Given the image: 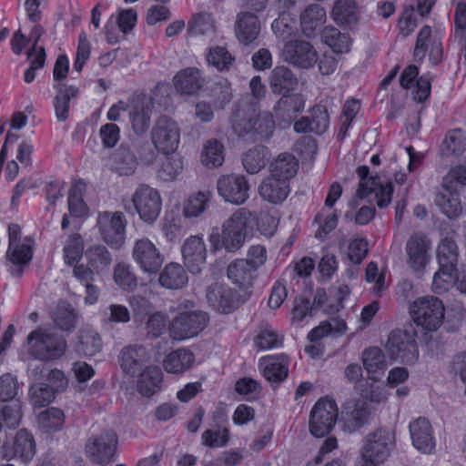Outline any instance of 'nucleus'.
Listing matches in <instances>:
<instances>
[{"label": "nucleus", "mask_w": 466, "mask_h": 466, "mask_svg": "<svg viewBox=\"0 0 466 466\" xmlns=\"http://www.w3.org/2000/svg\"><path fill=\"white\" fill-rule=\"evenodd\" d=\"M299 169L298 160L289 153L280 154L269 165V176L258 186L261 198L270 204L283 203L290 193V180Z\"/></svg>", "instance_id": "f257e3e1"}, {"label": "nucleus", "mask_w": 466, "mask_h": 466, "mask_svg": "<svg viewBox=\"0 0 466 466\" xmlns=\"http://www.w3.org/2000/svg\"><path fill=\"white\" fill-rule=\"evenodd\" d=\"M188 33L191 35H213L216 32V23L211 14L201 12L196 14L187 23Z\"/></svg>", "instance_id": "a18cd8bd"}, {"label": "nucleus", "mask_w": 466, "mask_h": 466, "mask_svg": "<svg viewBox=\"0 0 466 466\" xmlns=\"http://www.w3.org/2000/svg\"><path fill=\"white\" fill-rule=\"evenodd\" d=\"M208 321L209 317L203 310L181 312L170 323V336L176 340L193 338L208 326Z\"/></svg>", "instance_id": "9b49d317"}, {"label": "nucleus", "mask_w": 466, "mask_h": 466, "mask_svg": "<svg viewBox=\"0 0 466 466\" xmlns=\"http://www.w3.org/2000/svg\"><path fill=\"white\" fill-rule=\"evenodd\" d=\"M454 184L466 186V166L451 168L442 179V188H455Z\"/></svg>", "instance_id": "774afa93"}, {"label": "nucleus", "mask_w": 466, "mask_h": 466, "mask_svg": "<svg viewBox=\"0 0 466 466\" xmlns=\"http://www.w3.org/2000/svg\"><path fill=\"white\" fill-rule=\"evenodd\" d=\"M127 219L122 212L99 213L96 220L101 238L111 248H120L126 240Z\"/></svg>", "instance_id": "f8f14e48"}, {"label": "nucleus", "mask_w": 466, "mask_h": 466, "mask_svg": "<svg viewBox=\"0 0 466 466\" xmlns=\"http://www.w3.org/2000/svg\"><path fill=\"white\" fill-rule=\"evenodd\" d=\"M65 260L72 265L76 262L83 253V242L79 235H73L69 238L67 244L64 248Z\"/></svg>", "instance_id": "0e129e2a"}, {"label": "nucleus", "mask_w": 466, "mask_h": 466, "mask_svg": "<svg viewBox=\"0 0 466 466\" xmlns=\"http://www.w3.org/2000/svg\"><path fill=\"white\" fill-rule=\"evenodd\" d=\"M174 83L177 90L190 95L196 93L202 86L203 80L199 70L188 67L175 76Z\"/></svg>", "instance_id": "79ce46f5"}, {"label": "nucleus", "mask_w": 466, "mask_h": 466, "mask_svg": "<svg viewBox=\"0 0 466 466\" xmlns=\"http://www.w3.org/2000/svg\"><path fill=\"white\" fill-rule=\"evenodd\" d=\"M51 319L58 329L71 333L76 328L79 314L72 305L60 302L53 311Z\"/></svg>", "instance_id": "72a5a7b5"}, {"label": "nucleus", "mask_w": 466, "mask_h": 466, "mask_svg": "<svg viewBox=\"0 0 466 466\" xmlns=\"http://www.w3.org/2000/svg\"><path fill=\"white\" fill-rule=\"evenodd\" d=\"M331 15L340 25L351 27L359 22V10L354 0H337L334 3Z\"/></svg>", "instance_id": "e433bc0d"}, {"label": "nucleus", "mask_w": 466, "mask_h": 466, "mask_svg": "<svg viewBox=\"0 0 466 466\" xmlns=\"http://www.w3.org/2000/svg\"><path fill=\"white\" fill-rule=\"evenodd\" d=\"M339 410H311L309 417V431L318 438L327 435L335 425Z\"/></svg>", "instance_id": "bb28decb"}, {"label": "nucleus", "mask_w": 466, "mask_h": 466, "mask_svg": "<svg viewBox=\"0 0 466 466\" xmlns=\"http://www.w3.org/2000/svg\"><path fill=\"white\" fill-rule=\"evenodd\" d=\"M195 361L192 351L178 349L170 352L163 361L164 370L168 373L180 374L188 370Z\"/></svg>", "instance_id": "4c0bfd02"}, {"label": "nucleus", "mask_w": 466, "mask_h": 466, "mask_svg": "<svg viewBox=\"0 0 466 466\" xmlns=\"http://www.w3.org/2000/svg\"><path fill=\"white\" fill-rule=\"evenodd\" d=\"M436 193L434 203L440 211L449 218H455L461 214L462 207L455 188H442Z\"/></svg>", "instance_id": "473e14b6"}, {"label": "nucleus", "mask_w": 466, "mask_h": 466, "mask_svg": "<svg viewBox=\"0 0 466 466\" xmlns=\"http://www.w3.org/2000/svg\"><path fill=\"white\" fill-rule=\"evenodd\" d=\"M326 12L317 4L308 5L300 14V26L304 35L309 37L325 22Z\"/></svg>", "instance_id": "58836bf2"}, {"label": "nucleus", "mask_w": 466, "mask_h": 466, "mask_svg": "<svg viewBox=\"0 0 466 466\" xmlns=\"http://www.w3.org/2000/svg\"><path fill=\"white\" fill-rule=\"evenodd\" d=\"M206 298L211 308L223 314L234 311L248 299V291H234L226 284L219 282L208 288Z\"/></svg>", "instance_id": "ddd939ff"}, {"label": "nucleus", "mask_w": 466, "mask_h": 466, "mask_svg": "<svg viewBox=\"0 0 466 466\" xmlns=\"http://www.w3.org/2000/svg\"><path fill=\"white\" fill-rule=\"evenodd\" d=\"M234 133L247 141L268 139L275 129L273 116L253 106L238 107L232 116Z\"/></svg>", "instance_id": "7ed1b4c3"}, {"label": "nucleus", "mask_w": 466, "mask_h": 466, "mask_svg": "<svg viewBox=\"0 0 466 466\" xmlns=\"http://www.w3.org/2000/svg\"><path fill=\"white\" fill-rule=\"evenodd\" d=\"M253 221L254 216L250 211L244 208H238L224 221L221 228L212 229L208 238L211 248L215 251H238L246 241L248 228L251 227Z\"/></svg>", "instance_id": "f03ea898"}, {"label": "nucleus", "mask_w": 466, "mask_h": 466, "mask_svg": "<svg viewBox=\"0 0 466 466\" xmlns=\"http://www.w3.org/2000/svg\"><path fill=\"white\" fill-rule=\"evenodd\" d=\"M57 93L54 98L55 114L59 122H65L69 116V103L78 96L79 89L75 86L56 85Z\"/></svg>", "instance_id": "f704fd0d"}, {"label": "nucleus", "mask_w": 466, "mask_h": 466, "mask_svg": "<svg viewBox=\"0 0 466 466\" xmlns=\"http://www.w3.org/2000/svg\"><path fill=\"white\" fill-rule=\"evenodd\" d=\"M271 157L270 150L262 145L248 149L242 157V165L249 174H257L263 169Z\"/></svg>", "instance_id": "c9c22d12"}, {"label": "nucleus", "mask_w": 466, "mask_h": 466, "mask_svg": "<svg viewBox=\"0 0 466 466\" xmlns=\"http://www.w3.org/2000/svg\"><path fill=\"white\" fill-rule=\"evenodd\" d=\"M202 443L207 447H223L228 442V431L226 428L207 430L202 433Z\"/></svg>", "instance_id": "680f3d73"}, {"label": "nucleus", "mask_w": 466, "mask_h": 466, "mask_svg": "<svg viewBox=\"0 0 466 466\" xmlns=\"http://www.w3.org/2000/svg\"><path fill=\"white\" fill-rule=\"evenodd\" d=\"M406 264L415 273H422L431 258V241L422 232L410 235L405 245Z\"/></svg>", "instance_id": "2eb2a0df"}, {"label": "nucleus", "mask_w": 466, "mask_h": 466, "mask_svg": "<svg viewBox=\"0 0 466 466\" xmlns=\"http://www.w3.org/2000/svg\"><path fill=\"white\" fill-rule=\"evenodd\" d=\"M338 420L343 431L354 432L370 422L371 412L370 410H341Z\"/></svg>", "instance_id": "ea45409f"}, {"label": "nucleus", "mask_w": 466, "mask_h": 466, "mask_svg": "<svg viewBox=\"0 0 466 466\" xmlns=\"http://www.w3.org/2000/svg\"><path fill=\"white\" fill-rule=\"evenodd\" d=\"M30 401L34 408H45L54 399V390L47 385L35 384L30 388Z\"/></svg>", "instance_id": "bf43d9fd"}, {"label": "nucleus", "mask_w": 466, "mask_h": 466, "mask_svg": "<svg viewBox=\"0 0 466 466\" xmlns=\"http://www.w3.org/2000/svg\"><path fill=\"white\" fill-rule=\"evenodd\" d=\"M305 99L300 94H284L275 106V113L278 118H281L287 124H290L297 114L303 110Z\"/></svg>", "instance_id": "c756f323"}, {"label": "nucleus", "mask_w": 466, "mask_h": 466, "mask_svg": "<svg viewBox=\"0 0 466 466\" xmlns=\"http://www.w3.org/2000/svg\"><path fill=\"white\" fill-rule=\"evenodd\" d=\"M182 257L185 266L193 274L199 273L205 265L207 249L202 238L191 236L186 239L182 248Z\"/></svg>", "instance_id": "412c9836"}, {"label": "nucleus", "mask_w": 466, "mask_h": 466, "mask_svg": "<svg viewBox=\"0 0 466 466\" xmlns=\"http://www.w3.org/2000/svg\"><path fill=\"white\" fill-rule=\"evenodd\" d=\"M132 257L139 268L148 274H156L164 262V257L158 248L146 238L135 242Z\"/></svg>", "instance_id": "f3484780"}, {"label": "nucleus", "mask_w": 466, "mask_h": 466, "mask_svg": "<svg viewBox=\"0 0 466 466\" xmlns=\"http://www.w3.org/2000/svg\"><path fill=\"white\" fill-rule=\"evenodd\" d=\"M298 84V78L287 66H276L270 73L269 86L274 94H289L297 87Z\"/></svg>", "instance_id": "7c9ffc66"}, {"label": "nucleus", "mask_w": 466, "mask_h": 466, "mask_svg": "<svg viewBox=\"0 0 466 466\" xmlns=\"http://www.w3.org/2000/svg\"><path fill=\"white\" fill-rule=\"evenodd\" d=\"M322 40L334 53H348L350 47V40L348 35L341 34L333 26H326L321 34Z\"/></svg>", "instance_id": "49530a36"}, {"label": "nucleus", "mask_w": 466, "mask_h": 466, "mask_svg": "<svg viewBox=\"0 0 466 466\" xmlns=\"http://www.w3.org/2000/svg\"><path fill=\"white\" fill-rule=\"evenodd\" d=\"M395 441V432L392 430L379 428L368 433L356 466H379L382 464L390 457Z\"/></svg>", "instance_id": "20e7f679"}, {"label": "nucleus", "mask_w": 466, "mask_h": 466, "mask_svg": "<svg viewBox=\"0 0 466 466\" xmlns=\"http://www.w3.org/2000/svg\"><path fill=\"white\" fill-rule=\"evenodd\" d=\"M257 270L243 258L232 261L227 270L228 278L238 287L241 292L248 291V298L252 293V283L256 278Z\"/></svg>", "instance_id": "4be33fe9"}, {"label": "nucleus", "mask_w": 466, "mask_h": 466, "mask_svg": "<svg viewBox=\"0 0 466 466\" xmlns=\"http://www.w3.org/2000/svg\"><path fill=\"white\" fill-rule=\"evenodd\" d=\"M411 319L425 331L437 330L442 324L445 308L442 301L433 296L415 299L410 308Z\"/></svg>", "instance_id": "0eeeda50"}, {"label": "nucleus", "mask_w": 466, "mask_h": 466, "mask_svg": "<svg viewBox=\"0 0 466 466\" xmlns=\"http://www.w3.org/2000/svg\"><path fill=\"white\" fill-rule=\"evenodd\" d=\"M466 148L465 137L461 130L450 131L441 145V154L446 157L461 156Z\"/></svg>", "instance_id": "8fccbe9b"}, {"label": "nucleus", "mask_w": 466, "mask_h": 466, "mask_svg": "<svg viewBox=\"0 0 466 466\" xmlns=\"http://www.w3.org/2000/svg\"><path fill=\"white\" fill-rule=\"evenodd\" d=\"M138 162L130 147L123 143L112 156V169L119 176H131L135 173Z\"/></svg>", "instance_id": "2f4dec72"}, {"label": "nucleus", "mask_w": 466, "mask_h": 466, "mask_svg": "<svg viewBox=\"0 0 466 466\" xmlns=\"http://www.w3.org/2000/svg\"><path fill=\"white\" fill-rule=\"evenodd\" d=\"M103 146L106 148L114 147L120 138V129L114 123L103 125L99 130Z\"/></svg>", "instance_id": "338daca9"}, {"label": "nucleus", "mask_w": 466, "mask_h": 466, "mask_svg": "<svg viewBox=\"0 0 466 466\" xmlns=\"http://www.w3.org/2000/svg\"><path fill=\"white\" fill-rule=\"evenodd\" d=\"M208 200V195L201 192L190 197L184 208V215L187 218L198 217L205 211Z\"/></svg>", "instance_id": "e2e57ef3"}, {"label": "nucleus", "mask_w": 466, "mask_h": 466, "mask_svg": "<svg viewBox=\"0 0 466 466\" xmlns=\"http://www.w3.org/2000/svg\"><path fill=\"white\" fill-rule=\"evenodd\" d=\"M65 420L62 410H44L37 415L38 426L45 432L56 431L61 429Z\"/></svg>", "instance_id": "603ef678"}, {"label": "nucleus", "mask_w": 466, "mask_h": 466, "mask_svg": "<svg viewBox=\"0 0 466 466\" xmlns=\"http://www.w3.org/2000/svg\"><path fill=\"white\" fill-rule=\"evenodd\" d=\"M102 341L99 334L89 327L82 328L78 333V350L87 356L100 351Z\"/></svg>", "instance_id": "09e8293b"}, {"label": "nucleus", "mask_w": 466, "mask_h": 466, "mask_svg": "<svg viewBox=\"0 0 466 466\" xmlns=\"http://www.w3.org/2000/svg\"><path fill=\"white\" fill-rule=\"evenodd\" d=\"M28 352L39 360L60 359L67 349L66 339L55 332L39 328L27 336Z\"/></svg>", "instance_id": "423d86ee"}, {"label": "nucleus", "mask_w": 466, "mask_h": 466, "mask_svg": "<svg viewBox=\"0 0 466 466\" xmlns=\"http://www.w3.org/2000/svg\"><path fill=\"white\" fill-rule=\"evenodd\" d=\"M114 279L117 286L127 291H132L137 286V277L131 271L130 267L124 263H119L115 267Z\"/></svg>", "instance_id": "6e6d98bb"}, {"label": "nucleus", "mask_w": 466, "mask_h": 466, "mask_svg": "<svg viewBox=\"0 0 466 466\" xmlns=\"http://www.w3.org/2000/svg\"><path fill=\"white\" fill-rule=\"evenodd\" d=\"M9 246L6 258L15 265H26L33 258V239L25 238L21 242V228L17 224L8 226Z\"/></svg>", "instance_id": "a211bd4d"}, {"label": "nucleus", "mask_w": 466, "mask_h": 466, "mask_svg": "<svg viewBox=\"0 0 466 466\" xmlns=\"http://www.w3.org/2000/svg\"><path fill=\"white\" fill-rule=\"evenodd\" d=\"M285 60L289 64L308 69L318 61V54L314 46L304 40H290L284 46Z\"/></svg>", "instance_id": "aec40b11"}, {"label": "nucleus", "mask_w": 466, "mask_h": 466, "mask_svg": "<svg viewBox=\"0 0 466 466\" xmlns=\"http://www.w3.org/2000/svg\"><path fill=\"white\" fill-rule=\"evenodd\" d=\"M167 320L166 315L160 312L150 315L146 322L147 336L152 339L159 337L166 329Z\"/></svg>", "instance_id": "69168bd1"}, {"label": "nucleus", "mask_w": 466, "mask_h": 466, "mask_svg": "<svg viewBox=\"0 0 466 466\" xmlns=\"http://www.w3.org/2000/svg\"><path fill=\"white\" fill-rule=\"evenodd\" d=\"M207 61L218 70L224 71L232 66L234 57L225 47L215 46L209 49Z\"/></svg>", "instance_id": "4d7b16f0"}, {"label": "nucleus", "mask_w": 466, "mask_h": 466, "mask_svg": "<svg viewBox=\"0 0 466 466\" xmlns=\"http://www.w3.org/2000/svg\"><path fill=\"white\" fill-rule=\"evenodd\" d=\"M88 266L96 273L107 269L112 263V256L108 249L102 245L89 248L86 252Z\"/></svg>", "instance_id": "de8ad7c7"}, {"label": "nucleus", "mask_w": 466, "mask_h": 466, "mask_svg": "<svg viewBox=\"0 0 466 466\" xmlns=\"http://www.w3.org/2000/svg\"><path fill=\"white\" fill-rule=\"evenodd\" d=\"M131 203L139 218L147 224H153L161 210V198L158 191L141 184L134 192Z\"/></svg>", "instance_id": "4468645a"}, {"label": "nucleus", "mask_w": 466, "mask_h": 466, "mask_svg": "<svg viewBox=\"0 0 466 466\" xmlns=\"http://www.w3.org/2000/svg\"><path fill=\"white\" fill-rule=\"evenodd\" d=\"M201 162L208 168H214L223 164L225 148L223 144L216 138L208 139L203 145Z\"/></svg>", "instance_id": "c03bdc74"}, {"label": "nucleus", "mask_w": 466, "mask_h": 466, "mask_svg": "<svg viewBox=\"0 0 466 466\" xmlns=\"http://www.w3.org/2000/svg\"><path fill=\"white\" fill-rule=\"evenodd\" d=\"M361 360L369 379L373 381L380 380L387 368L383 351L378 347L366 349L362 352Z\"/></svg>", "instance_id": "c85d7f7f"}, {"label": "nucleus", "mask_w": 466, "mask_h": 466, "mask_svg": "<svg viewBox=\"0 0 466 466\" xmlns=\"http://www.w3.org/2000/svg\"><path fill=\"white\" fill-rule=\"evenodd\" d=\"M153 107L152 101L147 99L137 101L128 106L131 128L137 136H142L148 130Z\"/></svg>", "instance_id": "b1692460"}, {"label": "nucleus", "mask_w": 466, "mask_h": 466, "mask_svg": "<svg viewBox=\"0 0 466 466\" xmlns=\"http://www.w3.org/2000/svg\"><path fill=\"white\" fill-rule=\"evenodd\" d=\"M167 157L161 162L157 176L164 181L174 180L183 169V160L177 155H166Z\"/></svg>", "instance_id": "864d4df0"}, {"label": "nucleus", "mask_w": 466, "mask_h": 466, "mask_svg": "<svg viewBox=\"0 0 466 466\" xmlns=\"http://www.w3.org/2000/svg\"><path fill=\"white\" fill-rule=\"evenodd\" d=\"M289 358L285 354L263 357L259 366L265 379L272 383L283 381L289 374Z\"/></svg>", "instance_id": "a878e982"}, {"label": "nucleus", "mask_w": 466, "mask_h": 466, "mask_svg": "<svg viewBox=\"0 0 466 466\" xmlns=\"http://www.w3.org/2000/svg\"><path fill=\"white\" fill-rule=\"evenodd\" d=\"M217 188L225 201L234 205L243 204L249 197V186L244 176H222L217 182Z\"/></svg>", "instance_id": "6ab92c4d"}, {"label": "nucleus", "mask_w": 466, "mask_h": 466, "mask_svg": "<svg viewBox=\"0 0 466 466\" xmlns=\"http://www.w3.org/2000/svg\"><path fill=\"white\" fill-rule=\"evenodd\" d=\"M158 281L161 286L167 289H181L187 284V276L182 266L177 263H170L160 273Z\"/></svg>", "instance_id": "37998d69"}, {"label": "nucleus", "mask_w": 466, "mask_h": 466, "mask_svg": "<svg viewBox=\"0 0 466 466\" xmlns=\"http://www.w3.org/2000/svg\"><path fill=\"white\" fill-rule=\"evenodd\" d=\"M82 182L75 183L68 193V210L71 216L75 218H82L87 212V208L83 200Z\"/></svg>", "instance_id": "3c124183"}, {"label": "nucleus", "mask_w": 466, "mask_h": 466, "mask_svg": "<svg viewBox=\"0 0 466 466\" xmlns=\"http://www.w3.org/2000/svg\"><path fill=\"white\" fill-rule=\"evenodd\" d=\"M413 446L420 452L430 454L435 448L431 426L425 418H419L410 424Z\"/></svg>", "instance_id": "393cba45"}, {"label": "nucleus", "mask_w": 466, "mask_h": 466, "mask_svg": "<svg viewBox=\"0 0 466 466\" xmlns=\"http://www.w3.org/2000/svg\"><path fill=\"white\" fill-rule=\"evenodd\" d=\"M295 24L289 14H279V16L273 21L271 27L278 38L287 41L296 33Z\"/></svg>", "instance_id": "13d9d810"}, {"label": "nucleus", "mask_w": 466, "mask_h": 466, "mask_svg": "<svg viewBox=\"0 0 466 466\" xmlns=\"http://www.w3.org/2000/svg\"><path fill=\"white\" fill-rule=\"evenodd\" d=\"M311 130L317 135L323 134L329 127V116L323 106H316L311 110L309 117Z\"/></svg>", "instance_id": "052dcab7"}, {"label": "nucleus", "mask_w": 466, "mask_h": 466, "mask_svg": "<svg viewBox=\"0 0 466 466\" xmlns=\"http://www.w3.org/2000/svg\"><path fill=\"white\" fill-rule=\"evenodd\" d=\"M151 141L158 152L164 155L173 154L180 141L177 123L166 115L157 117L151 130Z\"/></svg>", "instance_id": "9d476101"}, {"label": "nucleus", "mask_w": 466, "mask_h": 466, "mask_svg": "<svg viewBox=\"0 0 466 466\" xmlns=\"http://www.w3.org/2000/svg\"><path fill=\"white\" fill-rule=\"evenodd\" d=\"M35 454V442L34 437L26 430L16 432L13 441L4 442L0 449V457L5 461L18 458L21 461L29 462Z\"/></svg>", "instance_id": "dca6fc26"}, {"label": "nucleus", "mask_w": 466, "mask_h": 466, "mask_svg": "<svg viewBox=\"0 0 466 466\" xmlns=\"http://www.w3.org/2000/svg\"><path fill=\"white\" fill-rule=\"evenodd\" d=\"M436 255L440 268L433 276L432 289L436 293H442L454 283L457 273L459 252L455 240L450 237L442 238Z\"/></svg>", "instance_id": "39448f33"}, {"label": "nucleus", "mask_w": 466, "mask_h": 466, "mask_svg": "<svg viewBox=\"0 0 466 466\" xmlns=\"http://www.w3.org/2000/svg\"><path fill=\"white\" fill-rule=\"evenodd\" d=\"M147 360V350L140 345H129L123 348L119 356L120 367L124 372L130 375L138 372Z\"/></svg>", "instance_id": "cd10ccee"}, {"label": "nucleus", "mask_w": 466, "mask_h": 466, "mask_svg": "<svg viewBox=\"0 0 466 466\" xmlns=\"http://www.w3.org/2000/svg\"><path fill=\"white\" fill-rule=\"evenodd\" d=\"M117 443L118 438L115 431H101L87 439L85 455L91 463L106 466L113 461Z\"/></svg>", "instance_id": "6e6552de"}, {"label": "nucleus", "mask_w": 466, "mask_h": 466, "mask_svg": "<svg viewBox=\"0 0 466 466\" xmlns=\"http://www.w3.org/2000/svg\"><path fill=\"white\" fill-rule=\"evenodd\" d=\"M161 383V370L156 366H150L140 374L137 390L143 397H150L160 389Z\"/></svg>", "instance_id": "a19ab883"}, {"label": "nucleus", "mask_w": 466, "mask_h": 466, "mask_svg": "<svg viewBox=\"0 0 466 466\" xmlns=\"http://www.w3.org/2000/svg\"><path fill=\"white\" fill-rule=\"evenodd\" d=\"M234 30L238 40L248 46L253 43L259 35V19L251 12H240L237 15Z\"/></svg>", "instance_id": "5701e85b"}, {"label": "nucleus", "mask_w": 466, "mask_h": 466, "mask_svg": "<svg viewBox=\"0 0 466 466\" xmlns=\"http://www.w3.org/2000/svg\"><path fill=\"white\" fill-rule=\"evenodd\" d=\"M255 344L259 350H269L280 346L282 339L270 325L262 323L255 338Z\"/></svg>", "instance_id": "5fc2aeb1"}, {"label": "nucleus", "mask_w": 466, "mask_h": 466, "mask_svg": "<svg viewBox=\"0 0 466 466\" xmlns=\"http://www.w3.org/2000/svg\"><path fill=\"white\" fill-rule=\"evenodd\" d=\"M414 329H395L389 335L386 344L387 352L391 360H399L401 363H414L419 356Z\"/></svg>", "instance_id": "1a4fd4ad"}]
</instances>
